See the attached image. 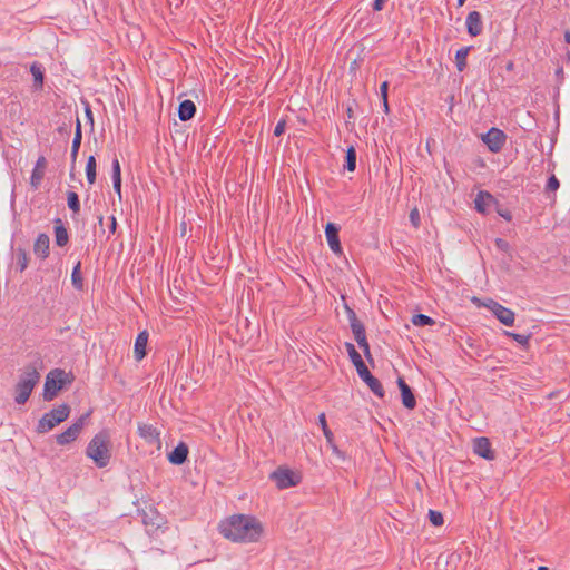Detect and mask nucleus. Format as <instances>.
I'll list each match as a JSON object with an SVG mask.
<instances>
[{
    "instance_id": "nucleus-1",
    "label": "nucleus",
    "mask_w": 570,
    "mask_h": 570,
    "mask_svg": "<svg viewBox=\"0 0 570 570\" xmlns=\"http://www.w3.org/2000/svg\"><path fill=\"white\" fill-rule=\"evenodd\" d=\"M218 531L234 542H256L263 533V525L255 517L234 514L219 522Z\"/></svg>"
},
{
    "instance_id": "nucleus-2",
    "label": "nucleus",
    "mask_w": 570,
    "mask_h": 570,
    "mask_svg": "<svg viewBox=\"0 0 570 570\" xmlns=\"http://www.w3.org/2000/svg\"><path fill=\"white\" fill-rule=\"evenodd\" d=\"M111 451L110 432L104 429L89 441L86 448V455L92 460L97 468L102 469L110 463Z\"/></svg>"
},
{
    "instance_id": "nucleus-3",
    "label": "nucleus",
    "mask_w": 570,
    "mask_h": 570,
    "mask_svg": "<svg viewBox=\"0 0 570 570\" xmlns=\"http://www.w3.org/2000/svg\"><path fill=\"white\" fill-rule=\"evenodd\" d=\"M39 381L40 373L38 372L37 364H27L14 385V402L17 404L27 403Z\"/></svg>"
},
{
    "instance_id": "nucleus-4",
    "label": "nucleus",
    "mask_w": 570,
    "mask_h": 570,
    "mask_svg": "<svg viewBox=\"0 0 570 570\" xmlns=\"http://www.w3.org/2000/svg\"><path fill=\"white\" fill-rule=\"evenodd\" d=\"M73 381V375L71 373H66L62 368H53L51 370L47 376L43 386V400L47 402L52 401L58 393L67 385L71 384Z\"/></svg>"
},
{
    "instance_id": "nucleus-5",
    "label": "nucleus",
    "mask_w": 570,
    "mask_h": 570,
    "mask_svg": "<svg viewBox=\"0 0 570 570\" xmlns=\"http://www.w3.org/2000/svg\"><path fill=\"white\" fill-rule=\"evenodd\" d=\"M350 327L352 330L354 340L358 347L363 351L365 358L368 363L373 364L374 358L371 353L370 344L366 338V331L364 324L357 318L356 313L348 305H345Z\"/></svg>"
},
{
    "instance_id": "nucleus-6",
    "label": "nucleus",
    "mask_w": 570,
    "mask_h": 570,
    "mask_svg": "<svg viewBox=\"0 0 570 570\" xmlns=\"http://www.w3.org/2000/svg\"><path fill=\"white\" fill-rule=\"evenodd\" d=\"M70 406L67 403H62L51 411L45 413L38 421L36 431L39 434L47 433L53 428L66 421L70 415Z\"/></svg>"
},
{
    "instance_id": "nucleus-7",
    "label": "nucleus",
    "mask_w": 570,
    "mask_h": 570,
    "mask_svg": "<svg viewBox=\"0 0 570 570\" xmlns=\"http://www.w3.org/2000/svg\"><path fill=\"white\" fill-rule=\"evenodd\" d=\"M271 479L278 489H288L301 482V475L288 468L279 466L272 474Z\"/></svg>"
},
{
    "instance_id": "nucleus-8",
    "label": "nucleus",
    "mask_w": 570,
    "mask_h": 570,
    "mask_svg": "<svg viewBox=\"0 0 570 570\" xmlns=\"http://www.w3.org/2000/svg\"><path fill=\"white\" fill-rule=\"evenodd\" d=\"M89 416V413L81 415L75 423H72L67 430H65L62 433L58 434L56 436V441L59 445H66L79 436L81 433L85 422L87 417Z\"/></svg>"
},
{
    "instance_id": "nucleus-9",
    "label": "nucleus",
    "mask_w": 570,
    "mask_h": 570,
    "mask_svg": "<svg viewBox=\"0 0 570 570\" xmlns=\"http://www.w3.org/2000/svg\"><path fill=\"white\" fill-rule=\"evenodd\" d=\"M482 140L491 153H499L507 141V135L503 130L492 127L482 136Z\"/></svg>"
},
{
    "instance_id": "nucleus-10",
    "label": "nucleus",
    "mask_w": 570,
    "mask_h": 570,
    "mask_svg": "<svg viewBox=\"0 0 570 570\" xmlns=\"http://www.w3.org/2000/svg\"><path fill=\"white\" fill-rule=\"evenodd\" d=\"M356 372L361 380L368 386V389L379 397L384 399L385 391L383 389L382 383L376 379L370 370L367 368L366 364H362L358 368H356Z\"/></svg>"
},
{
    "instance_id": "nucleus-11",
    "label": "nucleus",
    "mask_w": 570,
    "mask_h": 570,
    "mask_svg": "<svg viewBox=\"0 0 570 570\" xmlns=\"http://www.w3.org/2000/svg\"><path fill=\"white\" fill-rule=\"evenodd\" d=\"M318 423H320V425H321V428H322V431H323V433H324V436H325V439H326V443H327V445H328V446L331 448V450H332V453H333L334 455H336L338 459H341V460H345V458H346V456H345V453H344L343 451H341V450L338 449V446L335 444V442H334V434H333V432L330 430V428L327 426V422H326V415H325V413H321V414L318 415Z\"/></svg>"
},
{
    "instance_id": "nucleus-12",
    "label": "nucleus",
    "mask_w": 570,
    "mask_h": 570,
    "mask_svg": "<svg viewBox=\"0 0 570 570\" xmlns=\"http://www.w3.org/2000/svg\"><path fill=\"white\" fill-rule=\"evenodd\" d=\"M340 227L334 223H327L325 226V236L328 243L330 248L336 255L343 254V248L340 240Z\"/></svg>"
},
{
    "instance_id": "nucleus-13",
    "label": "nucleus",
    "mask_w": 570,
    "mask_h": 570,
    "mask_svg": "<svg viewBox=\"0 0 570 570\" xmlns=\"http://www.w3.org/2000/svg\"><path fill=\"white\" fill-rule=\"evenodd\" d=\"M138 434L146 443L160 448V432L154 425L138 423Z\"/></svg>"
},
{
    "instance_id": "nucleus-14",
    "label": "nucleus",
    "mask_w": 570,
    "mask_h": 570,
    "mask_svg": "<svg viewBox=\"0 0 570 570\" xmlns=\"http://www.w3.org/2000/svg\"><path fill=\"white\" fill-rule=\"evenodd\" d=\"M396 383L401 392L403 406L407 410H414L416 406V397L413 393V390L402 376L397 377Z\"/></svg>"
},
{
    "instance_id": "nucleus-15",
    "label": "nucleus",
    "mask_w": 570,
    "mask_h": 570,
    "mask_svg": "<svg viewBox=\"0 0 570 570\" xmlns=\"http://www.w3.org/2000/svg\"><path fill=\"white\" fill-rule=\"evenodd\" d=\"M491 311L495 317L505 326H512L514 323L515 314L512 309L491 301Z\"/></svg>"
},
{
    "instance_id": "nucleus-16",
    "label": "nucleus",
    "mask_w": 570,
    "mask_h": 570,
    "mask_svg": "<svg viewBox=\"0 0 570 570\" xmlns=\"http://www.w3.org/2000/svg\"><path fill=\"white\" fill-rule=\"evenodd\" d=\"M47 167V159L45 156H39L35 168L32 169L31 177H30V185L31 187L37 190L45 177V170Z\"/></svg>"
},
{
    "instance_id": "nucleus-17",
    "label": "nucleus",
    "mask_w": 570,
    "mask_h": 570,
    "mask_svg": "<svg viewBox=\"0 0 570 570\" xmlns=\"http://www.w3.org/2000/svg\"><path fill=\"white\" fill-rule=\"evenodd\" d=\"M473 450L475 454L483 459L493 460L495 458L494 452L491 449V442L485 436L474 439Z\"/></svg>"
},
{
    "instance_id": "nucleus-18",
    "label": "nucleus",
    "mask_w": 570,
    "mask_h": 570,
    "mask_svg": "<svg viewBox=\"0 0 570 570\" xmlns=\"http://www.w3.org/2000/svg\"><path fill=\"white\" fill-rule=\"evenodd\" d=\"M189 448L180 441L171 452L167 454L168 461L175 465H181L188 460Z\"/></svg>"
},
{
    "instance_id": "nucleus-19",
    "label": "nucleus",
    "mask_w": 570,
    "mask_h": 570,
    "mask_svg": "<svg viewBox=\"0 0 570 570\" xmlns=\"http://www.w3.org/2000/svg\"><path fill=\"white\" fill-rule=\"evenodd\" d=\"M466 31L471 37H476L482 33L483 22L482 16L479 11H471L466 17Z\"/></svg>"
},
{
    "instance_id": "nucleus-20",
    "label": "nucleus",
    "mask_w": 570,
    "mask_h": 570,
    "mask_svg": "<svg viewBox=\"0 0 570 570\" xmlns=\"http://www.w3.org/2000/svg\"><path fill=\"white\" fill-rule=\"evenodd\" d=\"M164 522V517L156 509L142 513V523L150 528L149 531H157Z\"/></svg>"
},
{
    "instance_id": "nucleus-21",
    "label": "nucleus",
    "mask_w": 570,
    "mask_h": 570,
    "mask_svg": "<svg viewBox=\"0 0 570 570\" xmlns=\"http://www.w3.org/2000/svg\"><path fill=\"white\" fill-rule=\"evenodd\" d=\"M33 253L41 259H46L50 254V238L47 234L41 233L38 235L33 244Z\"/></svg>"
},
{
    "instance_id": "nucleus-22",
    "label": "nucleus",
    "mask_w": 570,
    "mask_h": 570,
    "mask_svg": "<svg viewBox=\"0 0 570 570\" xmlns=\"http://www.w3.org/2000/svg\"><path fill=\"white\" fill-rule=\"evenodd\" d=\"M149 334L147 331H141L135 341L134 357L136 361H141L147 355V344Z\"/></svg>"
},
{
    "instance_id": "nucleus-23",
    "label": "nucleus",
    "mask_w": 570,
    "mask_h": 570,
    "mask_svg": "<svg viewBox=\"0 0 570 570\" xmlns=\"http://www.w3.org/2000/svg\"><path fill=\"white\" fill-rule=\"evenodd\" d=\"M491 203H495V197L487 190H480L474 199L475 209L481 214L489 212Z\"/></svg>"
},
{
    "instance_id": "nucleus-24",
    "label": "nucleus",
    "mask_w": 570,
    "mask_h": 570,
    "mask_svg": "<svg viewBox=\"0 0 570 570\" xmlns=\"http://www.w3.org/2000/svg\"><path fill=\"white\" fill-rule=\"evenodd\" d=\"M53 232H55V242L59 247H63L69 242V234L61 218L53 219Z\"/></svg>"
},
{
    "instance_id": "nucleus-25",
    "label": "nucleus",
    "mask_w": 570,
    "mask_h": 570,
    "mask_svg": "<svg viewBox=\"0 0 570 570\" xmlns=\"http://www.w3.org/2000/svg\"><path fill=\"white\" fill-rule=\"evenodd\" d=\"M196 105L193 100L185 99L178 106V117L181 121L190 120L196 114Z\"/></svg>"
},
{
    "instance_id": "nucleus-26",
    "label": "nucleus",
    "mask_w": 570,
    "mask_h": 570,
    "mask_svg": "<svg viewBox=\"0 0 570 570\" xmlns=\"http://www.w3.org/2000/svg\"><path fill=\"white\" fill-rule=\"evenodd\" d=\"M30 72L33 77V89L42 90L45 81V69L38 61H33L30 66Z\"/></svg>"
},
{
    "instance_id": "nucleus-27",
    "label": "nucleus",
    "mask_w": 570,
    "mask_h": 570,
    "mask_svg": "<svg viewBox=\"0 0 570 570\" xmlns=\"http://www.w3.org/2000/svg\"><path fill=\"white\" fill-rule=\"evenodd\" d=\"M14 257H16V268L20 273H22L28 267L29 254L24 248L18 247L16 249Z\"/></svg>"
},
{
    "instance_id": "nucleus-28",
    "label": "nucleus",
    "mask_w": 570,
    "mask_h": 570,
    "mask_svg": "<svg viewBox=\"0 0 570 570\" xmlns=\"http://www.w3.org/2000/svg\"><path fill=\"white\" fill-rule=\"evenodd\" d=\"M472 49L471 46H468V47H462L461 49H459L455 53V65H456V68L459 71H463L465 68H466V58H468V55L470 52V50Z\"/></svg>"
},
{
    "instance_id": "nucleus-29",
    "label": "nucleus",
    "mask_w": 570,
    "mask_h": 570,
    "mask_svg": "<svg viewBox=\"0 0 570 570\" xmlns=\"http://www.w3.org/2000/svg\"><path fill=\"white\" fill-rule=\"evenodd\" d=\"M86 176L90 185L96 183L97 178V163L95 156H89L86 164Z\"/></svg>"
},
{
    "instance_id": "nucleus-30",
    "label": "nucleus",
    "mask_w": 570,
    "mask_h": 570,
    "mask_svg": "<svg viewBox=\"0 0 570 570\" xmlns=\"http://www.w3.org/2000/svg\"><path fill=\"white\" fill-rule=\"evenodd\" d=\"M71 283L76 289H78V291L83 289V278L81 275V262L80 261H78L77 264L72 268Z\"/></svg>"
},
{
    "instance_id": "nucleus-31",
    "label": "nucleus",
    "mask_w": 570,
    "mask_h": 570,
    "mask_svg": "<svg viewBox=\"0 0 570 570\" xmlns=\"http://www.w3.org/2000/svg\"><path fill=\"white\" fill-rule=\"evenodd\" d=\"M346 352L348 353L350 360L355 366V368H358L362 366V364H365L361 354L356 351L354 344L346 342L345 343Z\"/></svg>"
},
{
    "instance_id": "nucleus-32",
    "label": "nucleus",
    "mask_w": 570,
    "mask_h": 570,
    "mask_svg": "<svg viewBox=\"0 0 570 570\" xmlns=\"http://www.w3.org/2000/svg\"><path fill=\"white\" fill-rule=\"evenodd\" d=\"M356 150L353 146H350L345 155L344 169L353 173L356 169Z\"/></svg>"
},
{
    "instance_id": "nucleus-33",
    "label": "nucleus",
    "mask_w": 570,
    "mask_h": 570,
    "mask_svg": "<svg viewBox=\"0 0 570 570\" xmlns=\"http://www.w3.org/2000/svg\"><path fill=\"white\" fill-rule=\"evenodd\" d=\"M67 205L73 215L79 214L80 200H79V196L76 191H71V190L67 191Z\"/></svg>"
},
{
    "instance_id": "nucleus-34",
    "label": "nucleus",
    "mask_w": 570,
    "mask_h": 570,
    "mask_svg": "<svg viewBox=\"0 0 570 570\" xmlns=\"http://www.w3.org/2000/svg\"><path fill=\"white\" fill-rule=\"evenodd\" d=\"M81 140H82V138H78V137H73V140H72L71 153H70V158H71L70 176L71 177H73L75 165H76L77 156H78V153H79V149L81 146Z\"/></svg>"
},
{
    "instance_id": "nucleus-35",
    "label": "nucleus",
    "mask_w": 570,
    "mask_h": 570,
    "mask_svg": "<svg viewBox=\"0 0 570 570\" xmlns=\"http://www.w3.org/2000/svg\"><path fill=\"white\" fill-rule=\"evenodd\" d=\"M412 323L415 326H430V325H434L435 321L432 317L428 316V315L415 314L412 317Z\"/></svg>"
},
{
    "instance_id": "nucleus-36",
    "label": "nucleus",
    "mask_w": 570,
    "mask_h": 570,
    "mask_svg": "<svg viewBox=\"0 0 570 570\" xmlns=\"http://www.w3.org/2000/svg\"><path fill=\"white\" fill-rule=\"evenodd\" d=\"M504 334L507 336L513 338L521 346H523V347H528L529 346V341H530L531 335L518 334V333H512V332H509V331H504Z\"/></svg>"
},
{
    "instance_id": "nucleus-37",
    "label": "nucleus",
    "mask_w": 570,
    "mask_h": 570,
    "mask_svg": "<svg viewBox=\"0 0 570 570\" xmlns=\"http://www.w3.org/2000/svg\"><path fill=\"white\" fill-rule=\"evenodd\" d=\"M429 520L434 527H441L444 523L443 514L436 510H429Z\"/></svg>"
},
{
    "instance_id": "nucleus-38",
    "label": "nucleus",
    "mask_w": 570,
    "mask_h": 570,
    "mask_svg": "<svg viewBox=\"0 0 570 570\" xmlns=\"http://www.w3.org/2000/svg\"><path fill=\"white\" fill-rule=\"evenodd\" d=\"M111 178H112V181L121 180V167H120V163L116 155L112 159Z\"/></svg>"
},
{
    "instance_id": "nucleus-39",
    "label": "nucleus",
    "mask_w": 570,
    "mask_h": 570,
    "mask_svg": "<svg viewBox=\"0 0 570 570\" xmlns=\"http://www.w3.org/2000/svg\"><path fill=\"white\" fill-rule=\"evenodd\" d=\"M559 187H560L559 179L554 175H551L548 178L547 184H546V193H554L558 190Z\"/></svg>"
},
{
    "instance_id": "nucleus-40",
    "label": "nucleus",
    "mask_w": 570,
    "mask_h": 570,
    "mask_svg": "<svg viewBox=\"0 0 570 570\" xmlns=\"http://www.w3.org/2000/svg\"><path fill=\"white\" fill-rule=\"evenodd\" d=\"M497 214L502 217L503 219H505L507 222H510L512 220V214L511 212L504 207L503 205H500L497 207L495 209Z\"/></svg>"
},
{
    "instance_id": "nucleus-41",
    "label": "nucleus",
    "mask_w": 570,
    "mask_h": 570,
    "mask_svg": "<svg viewBox=\"0 0 570 570\" xmlns=\"http://www.w3.org/2000/svg\"><path fill=\"white\" fill-rule=\"evenodd\" d=\"M285 128H286V119L282 118L281 120H278V122L275 126L274 136H276V137L282 136L285 131Z\"/></svg>"
},
{
    "instance_id": "nucleus-42",
    "label": "nucleus",
    "mask_w": 570,
    "mask_h": 570,
    "mask_svg": "<svg viewBox=\"0 0 570 570\" xmlns=\"http://www.w3.org/2000/svg\"><path fill=\"white\" fill-rule=\"evenodd\" d=\"M389 81H383L380 86V95L382 98V102H386V98H389Z\"/></svg>"
},
{
    "instance_id": "nucleus-43",
    "label": "nucleus",
    "mask_w": 570,
    "mask_h": 570,
    "mask_svg": "<svg viewBox=\"0 0 570 570\" xmlns=\"http://www.w3.org/2000/svg\"><path fill=\"white\" fill-rule=\"evenodd\" d=\"M357 102L355 99H352L351 104L347 105L346 107V117H347V122L350 120H353L355 118V115H354V106H356Z\"/></svg>"
},
{
    "instance_id": "nucleus-44",
    "label": "nucleus",
    "mask_w": 570,
    "mask_h": 570,
    "mask_svg": "<svg viewBox=\"0 0 570 570\" xmlns=\"http://www.w3.org/2000/svg\"><path fill=\"white\" fill-rule=\"evenodd\" d=\"M410 220L414 227H419L420 225V214L416 208L412 209L410 213Z\"/></svg>"
},
{
    "instance_id": "nucleus-45",
    "label": "nucleus",
    "mask_w": 570,
    "mask_h": 570,
    "mask_svg": "<svg viewBox=\"0 0 570 570\" xmlns=\"http://www.w3.org/2000/svg\"><path fill=\"white\" fill-rule=\"evenodd\" d=\"M389 0H374L372 4V9L375 12L382 11Z\"/></svg>"
},
{
    "instance_id": "nucleus-46",
    "label": "nucleus",
    "mask_w": 570,
    "mask_h": 570,
    "mask_svg": "<svg viewBox=\"0 0 570 570\" xmlns=\"http://www.w3.org/2000/svg\"><path fill=\"white\" fill-rule=\"evenodd\" d=\"M109 219H110V224L108 226L109 234H115L116 229H117V219L115 216H110Z\"/></svg>"
},
{
    "instance_id": "nucleus-47",
    "label": "nucleus",
    "mask_w": 570,
    "mask_h": 570,
    "mask_svg": "<svg viewBox=\"0 0 570 570\" xmlns=\"http://www.w3.org/2000/svg\"><path fill=\"white\" fill-rule=\"evenodd\" d=\"M75 137L82 138L81 122H80V120L78 118H77V121H76Z\"/></svg>"
},
{
    "instance_id": "nucleus-48",
    "label": "nucleus",
    "mask_w": 570,
    "mask_h": 570,
    "mask_svg": "<svg viewBox=\"0 0 570 570\" xmlns=\"http://www.w3.org/2000/svg\"><path fill=\"white\" fill-rule=\"evenodd\" d=\"M114 190L119 195V198H121V180L112 181Z\"/></svg>"
},
{
    "instance_id": "nucleus-49",
    "label": "nucleus",
    "mask_w": 570,
    "mask_h": 570,
    "mask_svg": "<svg viewBox=\"0 0 570 570\" xmlns=\"http://www.w3.org/2000/svg\"><path fill=\"white\" fill-rule=\"evenodd\" d=\"M495 245L500 249H507L508 248V243L504 239H502V238H497L495 239Z\"/></svg>"
},
{
    "instance_id": "nucleus-50",
    "label": "nucleus",
    "mask_w": 570,
    "mask_h": 570,
    "mask_svg": "<svg viewBox=\"0 0 570 570\" xmlns=\"http://www.w3.org/2000/svg\"><path fill=\"white\" fill-rule=\"evenodd\" d=\"M556 77H557L559 82H562L564 80V72H563V68L562 67H559L556 70Z\"/></svg>"
},
{
    "instance_id": "nucleus-51",
    "label": "nucleus",
    "mask_w": 570,
    "mask_h": 570,
    "mask_svg": "<svg viewBox=\"0 0 570 570\" xmlns=\"http://www.w3.org/2000/svg\"><path fill=\"white\" fill-rule=\"evenodd\" d=\"M86 115H87V117L89 118V120H90V122L92 125L94 124V118H92V111H91L89 105L86 106Z\"/></svg>"
},
{
    "instance_id": "nucleus-52",
    "label": "nucleus",
    "mask_w": 570,
    "mask_h": 570,
    "mask_svg": "<svg viewBox=\"0 0 570 570\" xmlns=\"http://www.w3.org/2000/svg\"><path fill=\"white\" fill-rule=\"evenodd\" d=\"M507 71H513L514 70V62L512 60H509L505 65Z\"/></svg>"
},
{
    "instance_id": "nucleus-53",
    "label": "nucleus",
    "mask_w": 570,
    "mask_h": 570,
    "mask_svg": "<svg viewBox=\"0 0 570 570\" xmlns=\"http://www.w3.org/2000/svg\"><path fill=\"white\" fill-rule=\"evenodd\" d=\"M383 110L386 115L390 112L389 98H386V102H383Z\"/></svg>"
},
{
    "instance_id": "nucleus-54",
    "label": "nucleus",
    "mask_w": 570,
    "mask_h": 570,
    "mask_svg": "<svg viewBox=\"0 0 570 570\" xmlns=\"http://www.w3.org/2000/svg\"><path fill=\"white\" fill-rule=\"evenodd\" d=\"M564 41L566 43L570 45V30L564 31Z\"/></svg>"
},
{
    "instance_id": "nucleus-55",
    "label": "nucleus",
    "mask_w": 570,
    "mask_h": 570,
    "mask_svg": "<svg viewBox=\"0 0 570 570\" xmlns=\"http://www.w3.org/2000/svg\"><path fill=\"white\" fill-rule=\"evenodd\" d=\"M67 130H68V126H67L66 124H65L63 126H60V127L58 128V131H59V132H63V131H67Z\"/></svg>"
},
{
    "instance_id": "nucleus-56",
    "label": "nucleus",
    "mask_w": 570,
    "mask_h": 570,
    "mask_svg": "<svg viewBox=\"0 0 570 570\" xmlns=\"http://www.w3.org/2000/svg\"><path fill=\"white\" fill-rule=\"evenodd\" d=\"M501 204L499 203V200L495 198V203H491V207L494 208V210L497 209L498 206H500Z\"/></svg>"
},
{
    "instance_id": "nucleus-57",
    "label": "nucleus",
    "mask_w": 570,
    "mask_h": 570,
    "mask_svg": "<svg viewBox=\"0 0 570 570\" xmlns=\"http://www.w3.org/2000/svg\"><path fill=\"white\" fill-rule=\"evenodd\" d=\"M102 222H104V216L99 215L98 216V223H99L100 226L102 225Z\"/></svg>"
},
{
    "instance_id": "nucleus-58",
    "label": "nucleus",
    "mask_w": 570,
    "mask_h": 570,
    "mask_svg": "<svg viewBox=\"0 0 570 570\" xmlns=\"http://www.w3.org/2000/svg\"><path fill=\"white\" fill-rule=\"evenodd\" d=\"M466 0H458V7H462L464 6Z\"/></svg>"
},
{
    "instance_id": "nucleus-59",
    "label": "nucleus",
    "mask_w": 570,
    "mask_h": 570,
    "mask_svg": "<svg viewBox=\"0 0 570 570\" xmlns=\"http://www.w3.org/2000/svg\"><path fill=\"white\" fill-rule=\"evenodd\" d=\"M567 60L570 61V52H567Z\"/></svg>"
},
{
    "instance_id": "nucleus-60",
    "label": "nucleus",
    "mask_w": 570,
    "mask_h": 570,
    "mask_svg": "<svg viewBox=\"0 0 570 570\" xmlns=\"http://www.w3.org/2000/svg\"><path fill=\"white\" fill-rule=\"evenodd\" d=\"M538 570H547V567H539Z\"/></svg>"
}]
</instances>
